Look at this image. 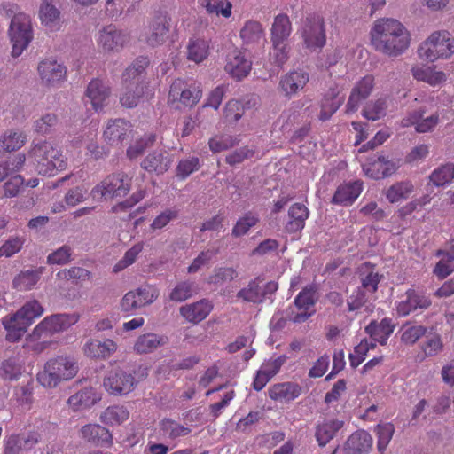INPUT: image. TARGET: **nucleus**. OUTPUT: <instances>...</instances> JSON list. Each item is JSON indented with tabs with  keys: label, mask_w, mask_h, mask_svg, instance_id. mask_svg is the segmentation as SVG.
<instances>
[{
	"label": "nucleus",
	"mask_w": 454,
	"mask_h": 454,
	"mask_svg": "<svg viewBox=\"0 0 454 454\" xmlns=\"http://www.w3.org/2000/svg\"><path fill=\"white\" fill-rule=\"evenodd\" d=\"M128 34L110 25L99 31V44L105 51H118L129 41Z\"/></svg>",
	"instance_id": "obj_14"
},
{
	"label": "nucleus",
	"mask_w": 454,
	"mask_h": 454,
	"mask_svg": "<svg viewBox=\"0 0 454 454\" xmlns=\"http://www.w3.org/2000/svg\"><path fill=\"white\" fill-rule=\"evenodd\" d=\"M309 209L301 203H294L288 210L289 220L286 224V230L289 233L301 231L305 226V221L309 217Z\"/></svg>",
	"instance_id": "obj_25"
},
{
	"label": "nucleus",
	"mask_w": 454,
	"mask_h": 454,
	"mask_svg": "<svg viewBox=\"0 0 454 454\" xmlns=\"http://www.w3.org/2000/svg\"><path fill=\"white\" fill-rule=\"evenodd\" d=\"M200 168V164L198 157L184 159L179 161L176 168V176L179 179L184 180L193 172L199 170Z\"/></svg>",
	"instance_id": "obj_50"
},
{
	"label": "nucleus",
	"mask_w": 454,
	"mask_h": 454,
	"mask_svg": "<svg viewBox=\"0 0 454 454\" xmlns=\"http://www.w3.org/2000/svg\"><path fill=\"white\" fill-rule=\"evenodd\" d=\"M39 15L42 22L47 26L59 19L60 12L48 0H43L40 6Z\"/></svg>",
	"instance_id": "obj_54"
},
{
	"label": "nucleus",
	"mask_w": 454,
	"mask_h": 454,
	"mask_svg": "<svg viewBox=\"0 0 454 454\" xmlns=\"http://www.w3.org/2000/svg\"><path fill=\"white\" fill-rule=\"evenodd\" d=\"M43 269L28 270L20 272L13 280V285L20 289H31L40 279Z\"/></svg>",
	"instance_id": "obj_38"
},
{
	"label": "nucleus",
	"mask_w": 454,
	"mask_h": 454,
	"mask_svg": "<svg viewBox=\"0 0 454 454\" xmlns=\"http://www.w3.org/2000/svg\"><path fill=\"white\" fill-rule=\"evenodd\" d=\"M237 144L235 138L231 136L215 137L209 140V148L213 153L225 151Z\"/></svg>",
	"instance_id": "obj_61"
},
{
	"label": "nucleus",
	"mask_w": 454,
	"mask_h": 454,
	"mask_svg": "<svg viewBox=\"0 0 454 454\" xmlns=\"http://www.w3.org/2000/svg\"><path fill=\"white\" fill-rule=\"evenodd\" d=\"M131 124L124 119L110 121L104 131L105 139L111 145H119L127 138L131 132Z\"/></svg>",
	"instance_id": "obj_20"
},
{
	"label": "nucleus",
	"mask_w": 454,
	"mask_h": 454,
	"mask_svg": "<svg viewBox=\"0 0 454 454\" xmlns=\"http://www.w3.org/2000/svg\"><path fill=\"white\" fill-rule=\"evenodd\" d=\"M81 436L87 442L96 446H110L112 434L108 429L98 424H88L80 430Z\"/></svg>",
	"instance_id": "obj_18"
},
{
	"label": "nucleus",
	"mask_w": 454,
	"mask_h": 454,
	"mask_svg": "<svg viewBox=\"0 0 454 454\" xmlns=\"http://www.w3.org/2000/svg\"><path fill=\"white\" fill-rule=\"evenodd\" d=\"M135 292L137 301L141 302V308L152 304L159 297V290L149 284L139 286Z\"/></svg>",
	"instance_id": "obj_52"
},
{
	"label": "nucleus",
	"mask_w": 454,
	"mask_h": 454,
	"mask_svg": "<svg viewBox=\"0 0 454 454\" xmlns=\"http://www.w3.org/2000/svg\"><path fill=\"white\" fill-rule=\"evenodd\" d=\"M111 93L110 87L102 80L93 79L88 85L86 95L95 110L101 109Z\"/></svg>",
	"instance_id": "obj_23"
},
{
	"label": "nucleus",
	"mask_w": 454,
	"mask_h": 454,
	"mask_svg": "<svg viewBox=\"0 0 454 454\" xmlns=\"http://www.w3.org/2000/svg\"><path fill=\"white\" fill-rule=\"evenodd\" d=\"M454 178V164L447 163L434 169L429 176V181L435 186H443Z\"/></svg>",
	"instance_id": "obj_36"
},
{
	"label": "nucleus",
	"mask_w": 454,
	"mask_h": 454,
	"mask_svg": "<svg viewBox=\"0 0 454 454\" xmlns=\"http://www.w3.org/2000/svg\"><path fill=\"white\" fill-rule=\"evenodd\" d=\"M28 159L35 164L38 173L44 176H51L54 170L63 169L66 166L61 152L48 141L34 143Z\"/></svg>",
	"instance_id": "obj_3"
},
{
	"label": "nucleus",
	"mask_w": 454,
	"mask_h": 454,
	"mask_svg": "<svg viewBox=\"0 0 454 454\" xmlns=\"http://www.w3.org/2000/svg\"><path fill=\"white\" fill-rule=\"evenodd\" d=\"M263 29L260 22L248 20L240 30V38L248 44L258 42L262 36Z\"/></svg>",
	"instance_id": "obj_40"
},
{
	"label": "nucleus",
	"mask_w": 454,
	"mask_h": 454,
	"mask_svg": "<svg viewBox=\"0 0 454 454\" xmlns=\"http://www.w3.org/2000/svg\"><path fill=\"white\" fill-rule=\"evenodd\" d=\"M131 178L123 172L113 173L106 176L91 190V195H100L105 200L121 198L130 191Z\"/></svg>",
	"instance_id": "obj_6"
},
{
	"label": "nucleus",
	"mask_w": 454,
	"mask_h": 454,
	"mask_svg": "<svg viewBox=\"0 0 454 454\" xmlns=\"http://www.w3.org/2000/svg\"><path fill=\"white\" fill-rule=\"evenodd\" d=\"M172 163L170 154L166 151H153L141 162V168L149 173L162 175L168 170Z\"/></svg>",
	"instance_id": "obj_15"
},
{
	"label": "nucleus",
	"mask_w": 454,
	"mask_h": 454,
	"mask_svg": "<svg viewBox=\"0 0 454 454\" xmlns=\"http://www.w3.org/2000/svg\"><path fill=\"white\" fill-rule=\"evenodd\" d=\"M370 35L374 49L389 57H397L403 54L410 45V33L396 19H378L375 20Z\"/></svg>",
	"instance_id": "obj_1"
},
{
	"label": "nucleus",
	"mask_w": 454,
	"mask_h": 454,
	"mask_svg": "<svg viewBox=\"0 0 454 454\" xmlns=\"http://www.w3.org/2000/svg\"><path fill=\"white\" fill-rule=\"evenodd\" d=\"M303 45L311 51L322 49L326 42L324 20L317 15H309L302 24Z\"/></svg>",
	"instance_id": "obj_7"
},
{
	"label": "nucleus",
	"mask_w": 454,
	"mask_h": 454,
	"mask_svg": "<svg viewBox=\"0 0 454 454\" xmlns=\"http://www.w3.org/2000/svg\"><path fill=\"white\" fill-rule=\"evenodd\" d=\"M259 222V218L251 214H246L242 218L239 219L234 228L232 229V235L240 237L245 235L251 227L254 226Z\"/></svg>",
	"instance_id": "obj_55"
},
{
	"label": "nucleus",
	"mask_w": 454,
	"mask_h": 454,
	"mask_svg": "<svg viewBox=\"0 0 454 454\" xmlns=\"http://www.w3.org/2000/svg\"><path fill=\"white\" fill-rule=\"evenodd\" d=\"M20 441V444H22L23 449L27 452L32 450L41 441V434L36 431L21 433L15 434Z\"/></svg>",
	"instance_id": "obj_63"
},
{
	"label": "nucleus",
	"mask_w": 454,
	"mask_h": 454,
	"mask_svg": "<svg viewBox=\"0 0 454 454\" xmlns=\"http://www.w3.org/2000/svg\"><path fill=\"white\" fill-rule=\"evenodd\" d=\"M153 142V136L141 137L127 149V157L129 160L137 159L145 153V149L151 146Z\"/></svg>",
	"instance_id": "obj_56"
},
{
	"label": "nucleus",
	"mask_w": 454,
	"mask_h": 454,
	"mask_svg": "<svg viewBox=\"0 0 454 454\" xmlns=\"http://www.w3.org/2000/svg\"><path fill=\"white\" fill-rule=\"evenodd\" d=\"M254 152L247 146L241 147L228 154L225 158L226 162L231 166L241 163L247 159L251 158Z\"/></svg>",
	"instance_id": "obj_64"
},
{
	"label": "nucleus",
	"mask_w": 454,
	"mask_h": 454,
	"mask_svg": "<svg viewBox=\"0 0 454 454\" xmlns=\"http://www.w3.org/2000/svg\"><path fill=\"white\" fill-rule=\"evenodd\" d=\"M79 317L80 316L77 313L55 314L47 317L34 329L31 337L33 340H36L43 335L47 337L48 335L66 331L74 325L79 320Z\"/></svg>",
	"instance_id": "obj_8"
},
{
	"label": "nucleus",
	"mask_w": 454,
	"mask_h": 454,
	"mask_svg": "<svg viewBox=\"0 0 454 454\" xmlns=\"http://www.w3.org/2000/svg\"><path fill=\"white\" fill-rule=\"evenodd\" d=\"M262 282V280L259 277L251 280L246 287L237 293V298L246 302L257 304L270 299L278 290V286L274 281H270L264 285H261Z\"/></svg>",
	"instance_id": "obj_9"
},
{
	"label": "nucleus",
	"mask_w": 454,
	"mask_h": 454,
	"mask_svg": "<svg viewBox=\"0 0 454 454\" xmlns=\"http://www.w3.org/2000/svg\"><path fill=\"white\" fill-rule=\"evenodd\" d=\"M373 85L374 78L372 76L367 75L361 79L352 89L346 106V112L349 114L357 111L361 102L371 95Z\"/></svg>",
	"instance_id": "obj_13"
},
{
	"label": "nucleus",
	"mask_w": 454,
	"mask_h": 454,
	"mask_svg": "<svg viewBox=\"0 0 454 454\" xmlns=\"http://www.w3.org/2000/svg\"><path fill=\"white\" fill-rule=\"evenodd\" d=\"M207 49L204 40H192L187 46V58L200 63L207 57Z\"/></svg>",
	"instance_id": "obj_47"
},
{
	"label": "nucleus",
	"mask_w": 454,
	"mask_h": 454,
	"mask_svg": "<svg viewBox=\"0 0 454 454\" xmlns=\"http://www.w3.org/2000/svg\"><path fill=\"white\" fill-rule=\"evenodd\" d=\"M26 137L22 133L10 131L0 138V152H12L20 149L25 143Z\"/></svg>",
	"instance_id": "obj_48"
},
{
	"label": "nucleus",
	"mask_w": 454,
	"mask_h": 454,
	"mask_svg": "<svg viewBox=\"0 0 454 454\" xmlns=\"http://www.w3.org/2000/svg\"><path fill=\"white\" fill-rule=\"evenodd\" d=\"M361 191L362 183L358 181L341 185L335 192L332 201L335 204H350L359 196Z\"/></svg>",
	"instance_id": "obj_33"
},
{
	"label": "nucleus",
	"mask_w": 454,
	"mask_h": 454,
	"mask_svg": "<svg viewBox=\"0 0 454 454\" xmlns=\"http://www.w3.org/2000/svg\"><path fill=\"white\" fill-rule=\"evenodd\" d=\"M372 446V438L364 430L353 433L346 441L343 454H369Z\"/></svg>",
	"instance_id": "obj_16"
},
{
	"label": "nucleus",
	"mask_w": 454,
	"mask_h": 454,
	"mask_svg": "<svg viewBox=\"0 0 454 454\" xmlns=\"http://www.w3.org/2000/svg\"><path fill=\"white\" fill-rule=\"evenodd\" d=\"M43 313V306L36 300H32L26 302L12 317L28 327L34 319L39 317Z\"/></svg>",
	"instance_id": "obj_32"
},
{
	"label": "nucleus",
	"mask_w": 454,
	"mask_h": 454,
	"mask_svg": "<svg viewBox=\"0 0 454 454\" xmlns=\"http://www.w3.org/2000/svg\"><path fill=\"white\" fill-rule=\"evenodd\" d=\"M137 382L134 376L120 368L108 372L103 385L106 390L114 395H126L132 392Z\"/></svg>",
	"instance_id": "obj_10"
},
{
	"label": "nucleus",
	"mask_w": 454,
	"mask_h": 454,
	"mask_svg": "<svg viewBox=\"0 0 454 454\" xmlns=\"http://www.w3.org/2000/svg\"><path fill=\"white\" fill-rule=\"evenodd\" d=\"M292 31L291 22L286 14H278L275 17L271 27L272 44L278 45L286 42Z\"/></svg>",
	"instance_id": "obj_28"
},
{
	"label": "nucleus",
	"mask_w": 454,
	"mask_h": 454,
	"mask_svg": "<svg viewBox=\"0 0 454 454\" xmlns=\"http://www.w3.org/2000/svg\"><path fill=\"white\" fill-rule=\"evenodd\" d=\"M9 36L12 43V57H19L33 39L31 19L28 15L19 12L11 20Z\"/></svg>",
	"instance_id": "obj_5"
},
{
	"label": "nucleus",
	"mask_w": 454,
	"mask_h": 454,
	"mask_svg": "<svg viewBox=\"0 0 454 454\" xmlns=\"http://www.w3.org/2000/svg\"><path fill=\"white\" fill-rule=\"evenodd\" d=\"M148 60L145 58H138L137 59L131 66L126 68L123 73V81L124 82H130L137 81L139 82V76L145 71V67L148 66Z\"/></svg>",
	"instance_id": "obj_49"
},
{
	"label": "nucleus",
	"mask_w": 454,
	"mask_h": 454,
	"mask_svg": "<svg viewBox=\"0 0 454 454\" xmlns=\"http://www.w3.org/2000/svg\"><path fill=\"white\" fill-rule=\"evenodd\" d=\"M201 4L209 14L222 15L224 18L231 15L232 4L227 0H202Z\"/></svg>",
	"instance_id": "obj_44"
},
{
	"label": "nucleus",
	"mask_w": 454,
	"mask_h": 454,
	"mask_svg": "<svg viewBox=\"0 0 454 454\" xmlns=\"http://www.w3.org/2000/svg\"><path fill=\"white\" fill-rule=\"evenodd\" d=\"M168 31V24L166 17H156L149 28V32L143 35L144 40L148 45L156 47L164 43Z\"/></svg>",
	"instance_id": "obj_26"
},
{
	"label": "nucleus",
	"mask_w": 454,
	"mask_h": 454,
	"mask_svg": "<svg viewBox=\"0 0 454 454\" xmlns=\"http://www.w3.org/2000/svg\"><path fill=\"white\" fill-rule=\"evenodd\" d=\"M201 90L196 86L185 88L182 81H176L172 83L169 90V96L174 99L179 98L180 101L187 106H192L201 98Z\"/></svg>",
	"instance_id": "obj_22"
},
{
	"label": "nucleus",
	"mask_w": 454,
	"mask_h": 454,
	"mask_svg": "<svg viewBox=\"0 0 454 454\" xmlns=\"http://www.w3.org/2000/svg\"><path fill=\"white\" fill-rule=\"evenodd\" d=\"M225 70L232 77L240 80L246 77L251 70V61L237 50L232 51L227 56Z\"/></svg>",
	"instance_id": "obj_19"
},
{
	"label": "nucleus",
	"mask_w": 454,
	"mask_h": 454,
	"mask_svg": "<svg viewBox=\"0 0 454 454\" xmlns=\"http://www.w3.org/2000/svg\"><path fill=\"white\" fill-rule=\"evenodd\" d=\"M4 325L7 330L6 340L11 342H15L21 338L26 333L27 326L19 322L14 317L4 322Z\"/></svg>",
	"instance_id": "obj_53"
},
{
	"label": "nucleus",
	"mask_w": 454,
	"mask_h": 454,
	"mask_svg": "<svg viewBox=\"0 0 454 454\" xmlns=\"http://www.w3.org/2000/svg\"><path fill=\"white\" fill-rule=\"evenodd\" d=\"M398 168L396 162L379 155L377 158L370 159V162L363 166V170L369 177L378 180L392 176Z\"/></svg>",
	"instance_id": "obj_11"
},
{
	"label": "nucleus",
	"mask_w": 454,
	"mask_h": 454,
	"mask_svg": "<svg viewBox=\"0 0 454 454\" xmlns=\"http://www.w3.org/2000/svg\"><path fill=\"white\" fill-rule=\"evenodd\" d=\"M394 331V325L391 319L383 318L380 323L372 321L366 327L365 333L380 345H385L388 337Z\"/></svg>",
	"instance_id": "obj_27"
},
{
	"label": "nucleus",
	"mask_w": 454,
	"mask_h": 454,
	"mask_svg": "<svg viewBox=\"0 0 454 454\" xmlns=\"http://www.w3.org/2000/svg\"><path fill=\"white\" fill-rule=\"evenodd\" d=\"M212 304L209 301L203 299L197 302L182 306L180 314L189 322L199 323L202 321L212 310Z\"/></svg>",
	"instance_id": "obj_24"
},
{
	"label": "nucleus",
	"mask_w": 454,
	"mask_h": 454,
	"mask_svg": "<svg viewBox=\"0 0 454 454\" xmlns=\"http://www.w3.org/2000/svg\"><path fill=\"white\" fill-rule=\"evenodd\" d=\"M98 400L99 397L92 388H83L71 395L67 400V403L74 410H78L81 408H89L94 405Z\"/></svg>",
	"instance_id": "obj_34"
},
{
	"label": "nucleus",
	"mask_w": 454,
	"mask_h": 454,
	"mask_svg": "<svg viewBox=\"0 0 454 454\" xmlns=\"http://www.w3.org/2000/svg\"><path fill=\"white\" fill-rule=\"evenodd\" d=\"M42 82L47 86H53L66 77V67L55 59H46L42 60L37 67Z\"/></svg>",
	"instance_id": "obj_12"
},
{
	"label": "nucleus",
	"mask_w": 454,
	"mask_h": 454,
	"mask_svg": "<svg viewBox=\"0 0 454 454\" xmlns=\"http://www.w3.org/2000/svg\"><path fill=\"white\" fill-rule=\"evenodd\" d=\"M2 376L10 380H18L21 375V366L14 358H9L3 362Z\"/></svg>",
	"instance_id": "obj_60"
},
{
	"label": "nucleus",
	"mask_w": 454,
	"mask_h": 454,
	"mask_svg": "<svg viewBox=\"0 0 454 454\" xmlns=\"http://www.w3.org/2000/svg\"><path fill=\"white\" fill-rule=\"evenodd\" d=\"M317 300L315 288H304L295 298L294 304L298 309L308 310Z\"/></svg>",
	"instance_id": "obj_51"
},
{
	"label": "nucleus",
	"mask_w": 454,
	"mask_h": 454,
	"mask_svg": "<svg viewBox=\"0 0 454 454\" xmlns=\"http://www.w3.org/2000/svg\"><path fill=\"white\" fill-rule=\"evenodd\" d=\"M197 286L194 282L183 281L178 283L169 294V300L176 302H182L191 298L197 293Z\"/></svg>",
	"instance_id": "obj_39"
},
{
	"label": "nucleus",
	"mask_w": 454,
	"mask_h": 454,
	"mask_svg": "<svg viewBox=\"0 0 454 454\" xmlns=\"http://www.w3.org/2000/svg\"><path fill=\"white\" fill-rule=\"evenodd\" d=\"M125 90L120 97V103L126 108L137 106L145 93L144 85L137 81L125 82Z\"/></svg>",
	"instance_id": "obj_30"
},
{
	"label": "nucleus",
	"mask_w": 454,
	"mask_h": 454,
	"mask_svg": "<svg viewBox=\"0 0 454 454\" xmlns=\"http://www.w3.org/2000/svg\"><path fill=\"white\" fill-rule=\"evenodd\" d=\"M166 343V337L149 333L140 335L137 339L134 344V350L138 354H147L154 351L159 347L163 346Z\"/></svg>",
	"instance_id": "obj_29"
},
{
	"label": "nucleus",
	"mask_w": 454,
	"mask_h": 454,
	"mask_svg": "<svg viewBox=\"0 0 454 454\" xmlns=\"http://www.w3.org/2000/svg\"><path fill=\"white\" fill-rule=\"evenodd\" d=\"M129 418V412L123 406L108 407L100 415V420L105 424H121Z\"/></svg>",
	"instance_id": "obj_45"
},
{
	"label": "nucleus",
	"mask_w": 454,
	"mask_h": 454,
	"mask_svg": "<svg viewBox=\"0 0 454 454\" xmlns=\"http://www.w3.org/2000/svg\"><path fill=\"white\" fill-rule=\"evenodd\" d=\"M78 372V365L68 356H58L44 364L43 370L37 374L38 382L44 387L53 388L61 381L73 379Z\"/></svg>",
	"instance_id": "obj_2"
},
{
	"label": "nucleus",
	"mask_w": 454,
	"mask_h": 454,
	"mask_svg": "<svg viewBox=\"0 0 454 454\" xmlns=\"http://www.w3.org/2000/svg\"><path fill=\"white\" fill-rule=\"evenodd\" d=\"M309 74L295 70L286 74L279 81V88L286 97H292L304 88L309 82Z\"/></svg>",
	"instance_id": "obj_17"
},
{
	"label": "nucleus",
	"mask_w": 454,
	"mask_h": 454,
	"mask_svg": "<svg viewBox=\"0 0 454 454\" xmlns=\"http://www.w3.org/2000/svg\"><path fill=\"white\" fill-rule=\"evenodd\" d=\"M269 397L276 402L288 403L297 398L301 387L294 382H284L272 385L269 390Z\"/></svg>",
	"instance_id": "obj_21"
},
{
	"label": "nucleus",
	"mask_w": 454,
	"mask_h": 454,
	"mask_svg": "<svg viewBox=\"0 0 454 454\" xmlns=\"http://www.w3.org/2000/svg\"><path fill=\"white\" fill-rule=\"evenodd\" d=\"M395 432V427L392 423H385L378 425L377 434H378V449L379 451L382 452L386 450L390 440L392 439Z\"/></svg>",
	"instance_id": "obj_57"
},
{
	"label": "nucleus",
	"mask_w": 454,
	"mask_h": 454,
	"mask_svg": "<svg viewBox=\"0 0 454 454\" xmlns=\"http://www.w3.org/2000/svg\"><path fill=\"white\" fill-rule=\"evenodd\" d=\"M343 423L340 420H331L318 425L316 429V438L320 446L326 445L333 438Z\"/></svg>",
	"instance_id": "obj_35"
},
{
	"label": "nucleus",
	"mask_w": 454,
	"mask_h": 454,
	"mask_svg": "<svg viewBox=\"0 0 454 454\" xmlns=\"http://www.w3.org/2000/svg\"><path fill=\"white\" fill-rule=\"evenodd\" d=\"M143 250V244L137 243L131 248H129L124 254L123 258L119 261L114 268L115 272L120 271L128 266L133 264L137 259V256Z\"/></svg>",
	"instance_id": "obj_58"
},
{
	"label": "nucleus",
	"mask_w": 454,
	"mask_h": 454,
	"mask_svg": "<svg viewBox=\"0 0 454 454\" xmlns=\"http://www.w3.org/2000/svg\"><path fill=\"white\" fill-rule=\"evenodd\" d=\"M387 108V101L384 98L370 101L363 109V116L371 121H377L386 115Z\"/></svg>",
	"instance_id": "obj_41"
},
{
	"label": "nucleus",
	"mask_w": 454,
	"mask_h": 454,
	"mask_svg": "<svg viewBox=\"0 0 454 454\" xmlns=\"http://www.w3.org/2000/svg\"><path fill=\"white\" fill-rule=\"evenodd\" d=\"M71 247L68 246H62L53 253L50 254L47 257L49 264H67L70 262Z\"/></svg>",
	"instance_id": "obj_62"
},
{
	"label": "nucleus",
	"mask_w": 454,
	"mask_h": 454,
	"mask_svg": "<svg viewBox=\"0 0 454 454\" xmlns=\"http://www.w3.org/2000/svg\"><path fill=\"white\" fill-rule=\"evenodd\" d=\"M238 276V271L232 267H219L215 268L214 273L209 276L208 283L221 286L234 280Z\"/></svg>",
	"instance_id": "obj_43"
},
{
	"label": "nucleus",
	"mask_w": 454,
	"mask_h": 454,
	"mask_svg": "<svg viewBox=\"0 0 454 454\" xmlns=\"http://www.w3.org/2000/svg\"><path fill=\"white\" fill-rule=\"evenodd\" d=\"M418 53L429 62L450 58L454 53V37L447 30L434 31L419 46Z\"/></svg>",
	"instance_id": "obj_4"
},
{
	"label": "nucleus",
	"mask_w": 454,
	"mask_h": 454,
	"mask_svg": "<svg viewBox=\"0 0 454 454\" xmlns=\"http://www.w3.org/2000/svg\"><path fill=\"white\" fill-rule=\"evenodd\" d=\"M406 294V301L400 302L397 307V312L401 316H407L418 308L427 309L431 305L428 298L417 294L413 290H409Z\"/></svg>",
	"instance_id": "obj_31"
},
{
	"label": "nucleus",
	"mask_w": 454,
	"mask_h": 454,
	"mask_svg": "<svg viewBox=\"0 0 454 454\" xmlns=\"http://www.w3.org/2000/svg\"><path fill=\"white\" fill-rule=\"evenodd\" d=\"M412 191L413 185L411 182H399L387 189L386 196L389 202L395 203L400 200L406 199Z\"/></svg>",
	"instance_id": "obj_42"
},
{
	"label": "nucleus",
	"mask_w": 454,
	"mask_h": 454,
	"mask_svg": "<svg viewBox=\"0 0 454 454\" xmlns=\"http://www.w3.org/2000/svg\"><path fill=\"white\" fill-rule=\"evenodd\" d=\"M160 429L162 434L169 439L187 435L191 432L189 427H185L171 419H162L160 423Z\"/></svg>",
	"instance_id": "obj_37"
},
{
	"label": "nucleus",
	"mask_w": 454,
	"mask_h": 454,
	"mask_svg": "<svg viewBox=\"0 0 454 454\" xmlns=\"http://www.w3.org/2000/svg\"><path fill=\"white\" fill-rule=\"evenodd\" d=\"M59 122L56 114L48 113L41 116L34 123L35 131L41 135L50 134L54 130Z\"/></svg>",
	"instance_id": "obj_46"
},
{
	"label": "nucleus",
	"mask_w": 454,
	"mask_h": 454,
	"mask_svg": "<svg viewBox=\"0 0 454 454\" xmlns=\"http://www.w3.org/2000/svg\"><path fill=\"white\" fill-rule=\"evenodd\" d=\"M244 114V106L240 101L231 100L224 107V117L228 122L238 121Z\"/></svg>",
	"instance_id": "obj_59"
}]
</instances>
